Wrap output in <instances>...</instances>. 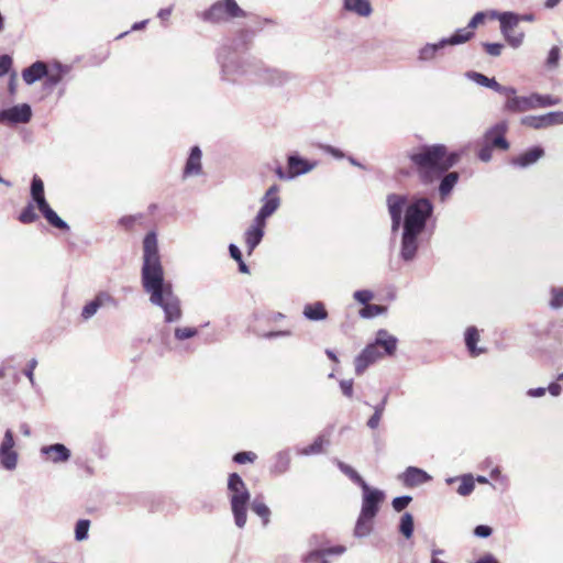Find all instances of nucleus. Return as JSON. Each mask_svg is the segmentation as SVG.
<instances>
[{
  "mask_svg": "<svg viewBox=\"0 0 563 563\" xmlns=\"http://www.w3.org/2000/svg\"><path fill=\"white\" fill-rule=\"evenodd\" d=\"M345 552V547L335 545L323 551H313L307 556V563H329L325 556L331 554H342Z\"/></svg>",
  "mask_w": 563,
  "mask_h": 563,
  "instance_id": "nucleus-31",
  "label": "nucleus"
},
{
  "mask_svg": "<svg viewBox=\"0 0 563 563\" xmlns=\"http://www.w3.org/2000/svg\"><path fill=\"white\" fill-rule=\"evenodd\" d=\"M100 309V306L99 303L97 302V300L93 298L92 300L88 301L84 307H82V310H81V318L84 320H89L91 319L96 313L97 311Z\"/></svg>",
  "mask_w": 563,
  "mask_h": 563,
  "instance_id": "nucleus-48",
  "label": "nucleus"
},
{
  "mask_svg": "<svg viewBox=\"0 0 563 563\" xmlns=\"http://www.w3.org/2000/svg\"><path fill=\"white\" fill-rule=\"evenodd\" d=\"M287 165L296 178L314 169L318 165V162H310L302 158L299 154L294 153L287 156Z\"/></svg>",
  "mask_w": 563,
  "mask_h": 563,
  "instance_id": "nucleus-20",
  "label": "nucleus"
},
{
  "mask_svg": "<svg viewBox=\"0 0 563 563\" xmlns=\"http://www.w3.org/2000/svg\"><path fill=\"white\" fill-rule=\"evenodd\" d=\"M483 47L488 55L497 57L501 54L504 44L486 42V43H483Z\"/></svg>",
  "mask_w": 563,
  "mask_h": 563,
  "instance_id": "nucleus-55",
  "label": "nucleus"
},
{
  "mask_svg": "<svg viewBox=\"0 0 563 563\" xmlns=\"http://www.w3.org/2000/svg\"><path fill=\"white\" fill-rule=\"evenodd\" d=\"M246 15V12L239 7L235 0H219L203 11L201 18L206 22L220 23L229 19L245 18Z\"/></svg>",
  "mask_w": 563,
  "mask_h": 563,
  "instance_id": "nucleus-6",
  "label": "nucleus"
},
{
  "mask_svg": "<svg viewBox=\"0 0 563 563\" xmlns=\"http://www.w3.org/2000/svg\"><path fill=\"white\" fill-rule=\"evenodd\" d=\"M468 80L493 89L494 91L500 93V95H514L517 93V90L514 87L510 86H503L500 85L494 77L489 78L485 76L482 73L475 71V70H468L464 75Z\"/></svg>",
  "mask_w": 563,
  "mask_h": 563,
  "instance_id": "nucleus-13",
  "label": "nucleus"
},
{
  "mask_svg": "<svg viewBox=\"0 0 563 563\" xmlns=\"http://www.w3.org/2000/svg\"><path fill=\"white\" fill-rule=\"evenodd\" d=\"M486 18V14L482 11L479 12H476L473 18L470 20L468 24H467V29L470 31H472L473 29H475L478 24L483 23L484 20Z\"/></svg>",
  "mask_w": 563,
  "mask_h": 563,
  "instance_id": "nucleus-62",
  "label": "nucleus"
},
{
  "mask_svg": "<svg viewBox=\"0 0 563 563\" xmlns=\"http://www.w3.org/2000/svg\"><path fill=\"white\" fill-rule=\"evenodd\" d=\"M228 492L234 523L242 529L247 520V505L251 494L238 473H231L228 478Z\"/></svg>",
  "mask_w": 563,
  "mask_h": 563,
  "instance_id": "nucleus-5",
  "label": "nucleus"
},
{
  "mask_svg": "<svg viewBox=\"0 0 563 563\" xmlns=\"http://www.w3.org/2000/svg\"><path fill=\"white\" fill-rule=\"evenodd\" d=\"M413 516L410 512H405L400 517L399 521V532L407 539L411 538L413 534Z\"/></svg>",
  "mask_w": 563,
  "mask_h": 563,
  "instance_id": "nucleus-41",
  "label": "nucleus"
},
{
  "mask_svg": "<svg viewBox=\"0 0 563 563\" xmlns=\"http://www.w3.org/2000/svg\"><path fill=\"white\" fill-rule=\"evenodd\" d=\"M90 521L88 519H80L75 527V538L77 541H84L88 538Z\"/></svg>",
  "mask_w": 563,
  "mask_h": 563,
  "instance_id": "nucleus-46",
  "label": "nucleus"
},
{
  "mask_svg": "<svg viewBox=\"0 0 563 563\" xmlns=\"http://www.w3.org/2000/svg\"><path fill=\"white\" fill-rule=\"evenodd\" d=\"M504 37L506 38L507 43L511 47L517 48V47H519L522 44L523 38H525V34L522 32L515 33L512 31V32H508L507 35H504Z\"/></svg>",
  "mask_w": 563,
  "mask_h": 563,
  "instance_id": "nucleus-52",
  "label": "nucleus"
},
{
  "mask_svg": "<svg viewBox=\"0 0 563 563\" xmlns=\"http://www.w3.org/2000/svg\"><path fill=\"white\" fill-rule=\"evenodd\" d=\"M534 96L538 98L536 100V108H545V107H552L556 106L560 102V99L550 95H540L534 93Z\"/></svg>",
  "mask_w": 563,
  "mask_h": 563,
  "instance_id": "nucleus-47",
  "label": "nucleus"
},
{
  "mask_svg": "<svg viewBox=\"0 0 563 563\" xmlns=\"http://www.w3.org/2000/svg\"><path fill=\"white\" fill-rule=\"evenodd\" d=\"M30 194L38 209L48 203L44 194V183L37 175H34L31 180Z\"/></svg>",
  "mask_w": 563,
  "mask_h": 563,
  "instance_id": "nucleus-26",
  "label": "nucleus"
},
{
  "mask_svg": "<svg viewBox=\"0 0 563 563\" xmlns=\"http://www.w3.org/2000/svg\"><path fill=\"white\" fill-rule=\"evenodd\" d=\"M446 45L442 44V38L437 43H427L418 51V60L421 63L432 62L435 59L440 49Z\"/></svg>",
  "mask_w": 563,
  "mask_h": 563,
  "instance_id": "nucleus-29",
  "label": "nucleus"
},
{
  "mask_svg": "<svg viewBox=\"0 0 563 563\" xmlns=\"http://www.w3.org/2000/svg\"><path fill=\"white\" fill-rule=\"evenodd\" d=\"M275 174L282 180H291L295 178L294 174L291 173V170L289 168L287 172H285L280 165H278L275 168Z\"/></svg>",
  "mask_w": 563,
  "mask_h": 563,
  "instance_id": "nucleus-64",
  "label": "nucleus"
},
{
  "mask_svg": "<svg viewBox=\"0 0 563 563\" xmlns=\"http://www.w3.org/2000/svg\"><path fill=\"white\" fill-rule=\"evenodd\" d=\"M141 280L144 291L150 296V302L164 311L165 321L180 320V300L174 292L172 283L165 279L157 235L154 231L146 233L143 240Z\"/></svg>",
  "mask_w": 563,
  "mask_h": 563,
  "instance_id": "nucleus-2",
  "label": "nucleus"
},
{
  "mask_svg": "<svg viewBox=\"0 0 563 563\" xmlns=\"http://www.w3.org/2000/svg\"><path fill=\"white\" fill-rule=\"evenodd\" d=\"M290 465V453L289 451H279L274 456V464L272 472L275 474H284L288 471Z\"/></svg>",
  "mask_w": 563,
  "mask_h": 563,
  "instance_id": "nucleus-34",
  "label": "nucleus"
},
{
  "mask_svg": "<svg viewBox=\"0 0 563 563\" xmlns=\"http://www.w3.org/2000/svg\"><path fill=\"white\" fill-rule=\"evenodd\" d=\"M478 340V330L475 327H468L465 331V344L468 352H485L483 349L477 347Z\"/></svg>",
  "mask_w": 563,
  "mask_h": 563,
  "instance_id": "nucleus-39",
  "label": "nucleus"
},
{
  "mask_svg": "<svg viewBox=\"0 0 563 563\" xmlns=\"http://www.w3.org/2000/svg\"><path fill=\"white\" fill-rule=\"evenodd\" d=\"M521 124L537 130L563 124V111H551L541 115H526L521 119Z\"/></svg>",
  "mask_w": 563,
  "mask_h": 563,
  "instance_id": "nucleus-11",
  "label": "nucleus"
},
{
  "mask_svg": "<svg viewBox=\"0 0 563 563\" xmlns=\"http://www.w3.org/2000/svg\"><path fill=\"white\" fill-rule=\"evenodd\" d=\"M385 499V493L378 488H373L368 484L362 487V506L360 514L363 517L375 518L379 511L380 504Z\"/></svg>",
  "mask_w": 563,
  "mask_h": 563,
  "instance_id": "nucleus-8",
  "label": "nucleus"
},
{
  "mask_svg": "<svg viewBox=\"0 0 563 563\" xmlns=\"http://www.w3.org/2000/svg\"><path fill=\"white\" fill-rule=\"evenodd\" d=\"M398 339L390 334L387 330L380 329L376 332L375 339L368 343L362 352H376L377 347L384 349V352H395Z\"/></svg>",
  "mask_w": 563,
  "mask_h": 563,
  "instance_id": "nucleus-16",
  "label": "nucleus"
},
{
  "mask_svg": "<svg viewBox=\"0 0 563 563\" xmlns=\"http://www.w3.org/2000/svg\"><path fill=\"white\" fill-rule=\"evenodd\" d=\"M279 187L277 185H272L262 198V207L260 208L257 214L255 216L261 222H265L266 220L273 216L280 206V198L278 196Z\"/></svg>",
  "mask_w": 563,
  "mask_h": 563,
  "instance_id": "nucleus-10",
  "label": "nucleus"
},
{
  "mask_svg": "<svg viewBox=\"0 0 563 563\" xmlns=\"http://www.w3.org/2000/svg\"><path fill=\"white\" fill-rule=\"evenodd\" d=\"M382 354H358L355 358V372L361 375L371 364L375 363Z\"/></svg>",
  "mask_w": 563,
  "mask_h": 563,
  "instance_id": "nucleus-40",
  "label": "nucleus"
},
{
  "mask_svg": "<svg viewBox=\"0 0 563 563\" xmlns=\"http://www.w3.org/2000/svg\"><path fill=\"white\" fill-rule=\"evenodd\" d=\"M492 156H493V147H492V145H488L485 142L484 145H482L481 148L478 150L477 157L482 162L487 163V162H489L492 159Z\"/></svg>",
  "mask_w": 563,
  "mask_h": 563,
  "instance_id": "nucleus-59",
  "label": "nucleus"
},
{
  "mask_svg": "<svg viewBox=\"0 0 563 563\" xmlns=\"http://www.w3.org/2000/svg\"><path fill=\"white\" fill-rule=\"evenodd\" d=\"M408 158L416 167L419 180L428 186L452 168L460 159V154L448 152L443 144L422 145L408 153Z\"/></svg>",
  "mask_w": 563,
  "mask_h": 563,
  "instance_id": "nucleus-3",
  "label": "nucleus"
},
{
  "mask_svg": "<svg viewBox=\"0 0 563 563\" xmlns=\"http://www.w3.org/2000/svg\"><path fill=\"white\" fill-rule=\"evenodd\" d=\"M492 18L497 19L500 23V32L503 35H507L508 32H512L515 27L519 24V19L517 18V13L511 11L506 12H490Z\"/></svg>",
  "mask_w": 563,
  "mask_h": 563,
  "instance_id": "nucleus-24",
  "label": "nucleus"
},
{
  "mask_svg": "<svg viewBox=\"0 0 563 563\" xmlns=\"http://www.w3.org/2000/svg\"><path fill=\"white\" fill-rule=\"evenodd\" d=\"M266 223L254 218L253 223L244 233L245 245L251 254L262 242Z\"/></svg>",
  "mask_w": 563,
  "mask_h": 563,
  "instance_id": "nucleus-19",
  "label": "nucleus"
},
{
  "mask_svg": "<svg viewBox=\"0 0 563 563\" xmlns=\"http://www.w3.org/2000/svg\"><path fill=\"white\" fill-rule=\"evenodd\" d=\"M474 32L470 31L467 27L456 30L451 36L443 37L442 44L448 45H460L468 42L473 38Z\"/></svg>",
  "mask_w": 563,
  "mask_h": 563,
  "instance_id": "nucleus-32",
  "label": "nucleus"
},
{
  "mask_svg": "<svg viewBox=\"0 0 563 563\" xmlns=\"http://www.w3.org/2000/svg\"><path fill=\"white\" fill-rule=\"evenodd\" d=\"M14 445L13 432L8 429L0 443V465L7 471H14L18 466L19 454Z\"/></svg>",
  "mask_w": 563,
  "mask_h": 563,
  "instance_id": "nucleus-9",
  "label": "nucleus"
},
{
  "mask_svg": "<svg viewBox=\"0 0 563 563\" xmlns=\"http://www.w3.org/2000/svg\"><path fill=\"white\" fill-rule=\"evenodd\" d=\"M412 497L409 495L395 497L391 501L393 508L395 511H402L408 505L411 503Z\"/></svg>",
  "mask_w": 563,
  "mask_h": 563,
  "instance_id": "nucleus-51",
  "label": "nucleus"
},
{
  "mask_svg": "<svg viewBox=\"0 0 563 563\" xmlns=\"http://www.w3.org/2000/svg\"><path fill=\"white\" fill-rule=\"evenodd\" d=\"M197 332L198 331L196 328H189V327L176 328L175 329V338L179 341H183V340L190 339V338L195 336L197 334Z\"/></svg>",
  "mask_w": 563,
  "mask_h": 563,
  "instance_id": "nucleus-53",
  "label": "nucleus"
},
{
  "mask_svg": "<svg viewBox=\"0 0 563 563\" xmlns=\"http://www.w3.org/2000/svg\"><path fill=\"white\" fill-rule=\"evenodd\" d=\"M343 9L362 18H368L373 12L368 0H343Z\"/></svg>",
  "mask_w": 563,
  "mask_h": 563,
  "instance_id": "nucleus-25",
  "label": "nucleus"
},
{
  "mask_svg": "<svg viewBox=\"0 0 563 563\" xmlns=\"http://www.w3.org/2000/svg\"><path fill=\"white\" fill-rule=\"evenodd\" d=\"M57 71L56 73H49L47 70V76H45V80L43 82V87L47 91H52L55 86H57L62 79L63 76L67 73L68 68L66 66H63L60 64H57L56 66Z\"/></svg>",
  "mask_w": 563,
  "mask_h": 563,
  "instance_id": "nucleus-35",
  "label": "nucleus"
},
{
  "mask_svg": "<svg viewBox=\"0 0 563 563\" xmlns=\"http://www.w3.org/2000/svg\"><path fill=\"white\" fill-rule=\"evenodd\" d=\"M201 150L199 146H192L190 150V154L187 158V162L185 164L184 168V177L188 176H198L202 172V165H201Z\"/></svg>",
  "mask_w": 563,
  "mask_h": 563,
  "instance_id": "nucleus-23",
  "label": "nucleus"
},
{
  "mask_svg": "<svg viewBox=\"0 0 563 563\" xmlns=\"http://www.w3.org/2000/svg\"><path fill=\"white\" fill-rule=\"evenodd\" d=\"M93 298L97 300V302L99 303L100 308L101 307H107V306L113 307V308H118V306H119L118 299H115L108 291H99Z\"/></svg>",
  "mask_w": 563,
  "mask_h": 563,
  "instance_id": "nucleus-45",
  "label": "nucleus"
},
{
  "mask_svg": "<svg viewBox=\"0 0 563 563\" xmlns=\"http://www.w3.org/2000/svg\"><path fill=\"white\" fill-rule=\"evenodd\" d=\"M319 148H320L321 151H323L324 153L330 154V155H332L333 157H335V158H338V159H341V158H344V157H345L344 153H343L340 148L334 147V146H332V145H329V144H320V145H319Z\"/></svg>",
  "mask_w": 563,
  "mask_h": 563,
  "instance_id": "nucleus-60",
  "label": "nucleus"
},
{
  "mask_svg": "<svg viewBox=\"0 0 563 563\" xmlns=\"http://www.w3.org/2000/svg\"><path fill=\"white\" fill-rule=\"evenodd\" d=\"M40 212L43 214L45 220L56 229H59L62 231H69V225L66 221H64L47 203L44 207L38 209Z\"/></svg>",
  "mask_w": 563,
  "mask_h": 563,
  "instance_id": "nucleus-30",
  "label": "nucleus"
},
{
  "mask_svg": "<svg viewBox=\"0 0 563 563\" xmlns=\"http://www.w3.org/2000/svg\"><path fill=\"white\" fill-rule=\"evenodd\" d=\"M41 454L46 455L53 463H64L70 459V451L62 443L41 448Z\"/></svg>",
  "mask_w": 563,
  "mask_h": 563,
  "instance_id": "nucleus-22",
  "label": "nucleus"
},
{
  "mask_svg": "<svg viewBox=\"0 0 563 563\" xmlns=\"http://www.w3.org/2000/svg\"><path fill=\"white\" fill-rule=\"evenodd\" d=\"M339 470L345 474L353 483L357 484L361 488L364 484H367L363 477L350 465L336 460Z\"/></svg>",
  "mask_w": 563,
  "mask_h": 563,
  "instance_id": "nucleus-42",
  "label": "nucleus"
},
{
  "mask_svg": "<svg viewBox=\"0 0 563 563\" xmlns=\"http://www.w3.org/2000/svg\"><path fill=\"white\" fill-rule=\"evenodd\" d=\"M544 148L540 145L532 146L521 154L512 157L510 164L515 167L527 168L536 164L544 156Z\"/></svg>",
  "mask_w": 563,
  "mask_h": 563,
  "instance_id": "nucleus-17",
  "label": "nucleus"
},
{
  "mask_svg": "<svg viewBox=\"0 0 563 563\" xmlns=\"http://www.w3.org/2000/svg\"><path fill=\"white\" fill-rule=\"evenodd\" d=\"M440 179L439 195L444 200L456 186L460 175L457 172L444 173Z\"/></svg>",
  "mask_w": 563,
  "mask_h": 563,
  "instance_id": "nucleus-27",
  "label": "nucleus"
},
{
  "mask_svg": "<svg viewBox=\"0 0 563 563\" xmlns=\"http://www.w3.org/2000/svg\"><path fill=\"white\" fill-rule=\"evenodd\" d=\"M19 221L23 224H30L35 222L38 219L34 210V206L32 202H29L20 212L18 217Z\"/></svg>",
  "mask_w": 563,
  "mask_h": 563,
  "instance_id": "nucleus-44",
  "label": "nucleus"
},
{
  "mask_svg": "<svg viewBox=\"0 0 563 563\" xmlns=\"http://www.w3.org/2000/svg\"><path fill=\"white\" fill-rule=\"evenodd\" d=\"M559 60H560V48L558 46H553L548 54L547 66L550 68H554L558 66Z\"/></svg>",
  "mask_w": 563,
  "mask_h": 563,
  "instance_id": "nucleus-58",
  "label": "nucleus"
},
{
  "mask_svg": "<svg viewBox=\"0 0 563 563\" xmlns=\"http://www.w3.org/2000/svg\"><path fill=\"white\" fill-rule=\"evenodd\" d=\"M253 75V82L267 85L272 87L284 86L287 82H289L292 78V76L289 73L278 68L266 67L261 62H257V65L254 66Z\"/></svg>",
  "mask_w": 563,
  "mask_h": 563,
  "instance_id": "nucleus-7",
  "label": "nucleus"
},
{
  "mask_svg": "<svg viewBox=\"0 0 563 563\" xmlns=\"http://www.w3.org/2000/svg\"><path fill=\"white\" fill-rule=\"evenodd\" d=\"M251 509L263 519L264 526L269 522L271 509L263 500L255 498L251 505Z\"/></svg>",
  "mask_w": 563,
  "mask_h": 563,
  "instance_id": "nucleus-43",
  "label": "nucleus"
},
{
  "mask_svg": "<svg viewBox=\"0 0 563 563\" xmlns=\"http://www.w3.org/2000/svg\"><path fill=\"white\" fill-rule=\"evenodd\" d=\"M457 479L461 481V484L457 488V494L461 496L471 495L475 488V483H474L473 476L471 474H466L461 477H450L446 479V483L452 484Z\"/></svg>",
  "mask_w": 563,
  "mask_h": 563,
  "instance_id": "nucleus-36",
  "label": "nucleus"
},
{
  "mask_svg": "<svg viewBox=\"0 0 563 563\" xmlns=\"http://www.w3.org/2000/svg\"><path fill=\"white\" fill-rule=\"evenodd\" d=\"M505 96L507 97V100L505 102L504 109L508 112L519 113L537 109L536 100L538 98L534 96V93L521 97L517 96L516 93Z\"/></svg>",
  "mask_w": 563,
  "mask_h": 563,
  "instance_id": "nucleus-15",
  "label": "nucleus"
},
{
  "mask_svg": "<svg viewBox=\"0 0 563 563\" xmlns=\"http://www.w3.org/2000/svg\"><path fill=\"white\" fill-rule=\"evenodd\" d=\"M386 205L391 233L395 234L402 228L399 256L404 262H412L419 250V236L426 230L434 206L426 197L408 203L407 197L399 194H389L386 197Z\"/></svg>",
  "mask_w": 563,
  "mask_h": 563,
  "instance_id": "nucleus-1",
  "label": "nucleus"
},
{
  "mask_svg": "<svg viewBox=\"0 0 563 563\" xmlns=\"http://www.w3.org/2000/svg\"><path fill=\"white\" fill-rule=\"evenodd\" d=\"M256 459V454L253 453V452H246V451H243V452H238L234 454L233 456V461L238 464H244L246 462H254Z\"/></svg>",
  "mask_w": 563,
  "mask_h": 563,
  "instance_id": "nucleus-56",
  "label": "nucleus"
},
{
  "mask_svg": "<svg viewBox=\"0 0 563 563\" xmlns=\"http://www.w3.org/2000/svg\"><path fill=\"white\" fill-rule=\"evenodd\" d=\"M47 76V65L37 60L22 70V79L26 85H33Z\"/></svg>",
  "mask_w": 563,
  "mask_h": 563,
  "instance_id": "nucleus-21",
  "label": "nucleus"
},
{
  "mask_svg": "<svg viewBox=\"0 0 563 563\" xmlns=\"http://www.w3.org/2000/svg\"><path fill=\"white\" fill-rule=\"evenodd\" d=\"M37 365V361L35 358H32L27 366L23 369V374L30 379V383L32 386H35V382H34V369Z\"/></svg>",
  "mask_w": 563,
  "mask_h": 563,
  "instance_id": "nucleus-61",
  "label": "nucleus"
},
{
  "mask_svg": "<svg viewBox=\"0 0 563 563\" xmlns=\"http://www.w3.org/2000/svg\"><path fill=\"white\" fill-rule=\"evenodd\" d=\"M302 313L306 319L311 321H322L328 317V311L321 301L306 305Z\"/></svg>",
  "mask_w": 563,
  "mask_h": 563,
  "instance_id": "nucleus-28",
  "label": "nucleus"
},
{
  "mask_svg": "<svg viewBox=\"0 0 563 563\" xmlns=\"http://www.w3.org/2000/svg\"><path fill=\"white\" fill-rule=\"evenodd\" d=\"M32 118V109L27 103H21L0 110V123H27Z\"/></svg>",
  "mask_w": 563,
  "mask_h": 563,
  "instance_id": "nucleus-12",
  "label": "nucleus"
},
{
  "mask_svg": "<svg viewBox=\"0 0 563 563\" xmlns=\"http://www.w3.org/2000/svg\"><path fill=\"white\" fill-rule=\"evenodd\" d=\"M373 518L363 517L360 514L353 532L354 537L360 539L368 537L373 531Z\"/></svg>",
  "mask_w": 563,
  "mask_h": 563,
  "instance_id": "nucleus-33",
  "label": "nucleus"
},
{
  "mask_svg": "<svg viewBox=\"0 0 563 563\" xmlns=\"http://www.w3.org/2000/svg\"><path fill=\"white\" fill-rule=\"evenodd\" d=\"M387 400H388V394H386L383 397V399L380 400V402L374 407V413L367 420V427L369 429L374 430V429L378 428L382 416L384 413V410H385V407L387 404Z\"/></svg>",
  "mask_w": 563,
  "mask_h": 563,
  "instance_id": "nucleus-38",
  "label": "nucleus"
},
{
  "mask_svg": "<svg viewBox=\"0 0 563 563\" xmlns=\"http://www.w3.org/2000/svg\"><path fill=\"white\" fill-rule=\"evenodd\" d=\"M552 298L550 300V306L553 309H559L563 307V288L553 287L551 289Z\"/></svg>",
  "mask_w": 563,
  "mask_h": 563,
  "instance_id": "nucleus-50",
  "label": "nucleus"
},
{
  "mask_svg": "<svg viewBox=\"0 0 563 563\" xmlns=\"http://www.w3.org/2000/svg\"><path fill=\"white\" fill-rule=\"evenodd\" d=\"M493 533V529L486 525H478L474 529V534L478 538H488Z\"/></svg>",
  "mask_w": 563,
  "mask_h": 563,
  "instance_id": "nucleus-63",
  "label": "nucleus"
},
{
  "mask_svg": "<svg viewBox=\"0 0 563 563\" xmlns=\"http://www.w3.org/2000/svg\"><path fill=\"white\" fill-rule=\"evenodd\" d=\"M328 443L329 440H327L323 434H320L314 439V441L310 445L305 446L302 449H298L297 453L303 456L320 454L323 451L324 444Z\"/></svg>",
  "mask_w": 563,
  "mask_h": 563,
  "instance_id": "nucleus-37",
  "label": "nucleus"
},
{
  "mask_svg": "<svg viewBox=\"0 0 563 563\" xmlns=\"http://www.w3.org/2000/svg\"><path fill=\"white\" fill-rule=\"evenodd\" d=\"M373 297L374 294L367 289L356 290L353 294V298L364 306H366L373 299Z\"/></svg>",
  "mask_w": 563,
  "mask_h": 563,
  "instance_id": "nucleus-54",
  "label": "nucleus"
},
{
  "mask_svg": "<svg viewBox=\"0 0 563 563\" xmlns=\"http://www.w3.org/2000/svg\"><path fill=\"white\" fill-rule=\"evenodd\" d=\"M217 60L221 68V79L228 82H236L241 77L254 78L253 69L257 60L239 57L230 46H222L217 54Z\"/></svg>",
  "mask_w": 563,
  "mask_h": 563,
  "instance_id": "nucleus-4",
  "label": "nucleus"
},
{
  "mask_svg": "<svg viewBox=\"0 0 563 563\" xmlns=\"http://www.w3.org/2000/svg\"><path fill=\"white\" fill-rule=\"evenodd\" d=\"M399 479L407 487H417L428 483L432 477L422 468L408 466L400 475Z\"/></svg>",
  "mask_w": 563,
  "mask_h": 563,
  "instance_id": "nucleus-18",
  "label": "nucleus"
},
{
  "mask_svg": "<svg viewBox=\"0 0 563 563\" xmlns=\"http://www.w3.org/2000/svg\"><path fill=\"white\" fill-rule=\"evenodd\" d=\"M13 64V59L10 55L3 54L0 56V77L7 75Z\"/></svg>",
  "mask_w": 563,
  "mask_h": 563,
  "instance_id": "nucleus-57",
  "label": "nucleus"
},
{
  "mask_svg": "<svg viewBox=\"0 0 563 563\" xmlns=\"http://www.w3.org/2000/svg\"><path fill=\"white\" fill-rule=\"evenodd\" d=\"M386 310L385 307L379 305H366L361 311L360 314L362 318H373L382 314Z\"/></svg>",
  "mask_w": 563,
  "mask_h": 563,
  "instance_id": "nucleus-49",
  "label": "nucleus"
},
{
  "mask_svg": "<svg viewBox=\"0 0 563 563\" xmlns=\"http://www.w3.org/2000/svg\"><path fill=\"white\" fill-rule=\"evenodd\" d=\"M507 129L508 124L505 121L496 123L485 132V142L492 145L493 148L497 147L507 151L509 148V142L505 137Z\"/></svg>",
  "mask_w": 563,
  "mask_h": 563,
  "instance_id": "nucleus-14",
  "label": "nucleus"
}]
</instances>
